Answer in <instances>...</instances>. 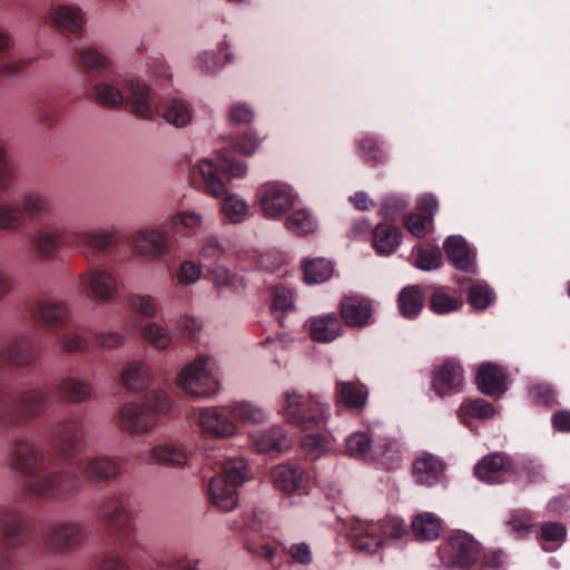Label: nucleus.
I'll return each instance as SVG.
<instances>
[{
  "label": "nucleus",
  "instance_id": "obj_1",
  "mask_svg": "<svg viewBox=\"0 0 570 570\" xmlns=\"http://www.w3.org/2000/svg\"><path fill=\"white\" fill-rule=\"evenodd\" d=\"M83 425L76 417L52 424L48 434L49 450L27 438H14L7 443L6 466L24 478L22 492L27 497L66 501L81 487L73 470H50L58 461L76 458L83 443Z\"/></svg>",
  "mask_w": 570,
  "mask_h": 570
},
{
  "label": "nucleus",
  "instance_id": "obj_2",
  "mask_svg": "<svg viewBox=\"0 0 570 570\" xmlns=\"http://www.w3.org/2000/svg\"><path fill=\"white\" fill-rule=\"evenodd\" d=\"M75 60L88 77H100L92 87L98 104L116 108L126 104L129 110L144 119H151L160 109L147 83L137 77H110L111 60L101 51L87 47L75 50Z\"/></svg>",
  "mask_w": 570,
  "mask_h": 570
},
{
  "label": "nucleus",
  "instance_id": "obj_3",
  "mask_svg": "<svg viewBox=\"0 0 570 570\" xmlns=\"http://www.w3.org/2000/svg\"><path fill=\"white\" fill-rule=\"evenodd\" d=\"M35 345L30 337L10 340L0 351V371L7 366L23 367L35 362ZM50 405L49 394L41 387L8 391L0 383V429L19 431L26 423L43 415Z\"/></svg>",
  "mask_w": 570,
  "mask_h": 570
},
{
  "label": "nucleus",
  "instance_id": "obj_4",
  "mask_svg": "<svg viewBox=\"0 0 570 570\" xmlns=\"http://www.w3.org/2000/svg\"><path fill=\"white\" fill-rule=\"evenodd\" d=\"M95 513L108 532L111 549L97 570H132L129 562L142 558L145 548L138 542L129 512V497L120 490L95 502Z\"/></svg>",
  "mask_w": 570,
  "mask_h": 570
},
{
  "label": "nucleus",
  "instance_id": "obj_5",
  "mask_svg": "<svg viewBox=\"0 0 570 570\" xmlns=\"http://www.w3.org/2000/svg\"><path fill=\"white\" fill-rule=\"evenodd\" d=\"M122 385L137 394L146 391L145 404L139 405L128 402L119 412V425L121 430L144 434L150 432L156 425V417L165 414L170 409L168 395L163 390H148L149 375L142 363H128L120 374Z\"/></svg>",
  "mask_w": 570,
  "mask_h": 570
},
{
  "label": "nucleus",
  "instance_id": "obj_6",
  "mask_svg": "<svg viewBox=\"0 0 570 570\" xmlns=\"http://www.w3.org/2000/svg\"><path fill=\"white\" fill-rule=\"evenodd\" d=\"M247 166L227 155H218L217 161L203 159L193 169V179L198 188L213 197L226 196L222 213L232 223H242L248 214L247 203L237 195L228 194V181L246 175Z\"/></svg>",
  "mask_w": 570,
  "mask_h": 570
},
{
  "label": "nucleus",
  "instance_id": "obj_7",
  "mask_svg": "<svg viewBox=\"0 0 570 570\" xmlns=\"http://www.w3.org/2000/svg\"><path fill=\"white\" fill-rule=\"evenodd\" d=\"M16 175L8 151L0 144V230L16 232L26 224L27 218L55 216L52 198L40 191L24 193L13 204L2 202L13 186Z\"/></svg>",
  "mask_w": 570,
  "mask_h": 570
},
{
  "label": "nucleus",
  "instance_id": "obj_8",
  "mask_svg": "<svg viewBox=\"0 0 570 570\" xmlns=\"http://www.w3.org/2000/svg\"><path fill=\"white\" fill-rule=\"evenodd\" d=\"M41 226L31 243L36 255L42 259L53 258L62 245L73 246L87 255L89 250L110 254L119 243L118 236L111 232H66L49 220L42 222Z\"/></svg>",
  "mask_w": 570,
  "mask_h": 570
},
{
  "label": "nucleus",
  "instance_id": "obj_9",
  "mask_svg": "<svg viewBox=\"0 0 570 570\" xmlns=\"http://www.w3.org/2000/svg\"><path fill=\"white\" fill-rule=\"evenodd\" d=\"M247 465L243 458H230L219 464V473L208 476L207 495L212 504L230 511L237 504L236 489L246 480Z\"/></svg>",
  "mask_w": 570,
  "mask_h": 570
},
{
  "label": "nucleus",
  "instance_id": "obj_10",
  "mask_svg": "<svg viewBox=\"0 0 570 570\" xmlns=\"http://www.w3.org/2000/svg\"><path fill=\"white\" fill-rule=\"evenodd\" d=\"M407 534L406 524L399 518H387L377 522L354 520L350 538L355 550L374 553L386 539H399Z\"/></svg>",
  "mask_w": 570,
  "mask_h": 570
},
{
  "label": "nucleus",
  "instance_id": "obj_11",
  "mask_svg": "<svg viewBox=\"0 0 570 570\" xmlns=\"http://www.w3.org/2000/svg\"><path fill=\"white\" fill-rule=\"evenodd\" d=\"M30 539L28 519L13 507L0 510V570H16L11 553L23 549Z\"/></svg>",
  "mask_w": 570,
  "mask_h": 570
},
{
  "label": "nucleus",
  "instance_id": "obj_12",
  "mask_svg": "<svg viewBox=\"0 0 570 570\" xmlns=\"http://www.w3.org/2000/svg\"><path fill=\"white\" fill-rule=\"evenodd\" d=\"M89 528L86 522L63 519L47 524L40 535L43 551L62 556L79 550L87 541Z\"/></svg>",
  "mask_w": 570,
  "mask_h": 570
},
{
  "label": "nucleus",
  "instance_id": "obj_13",
  "mask_svg": "<svg viewBox=\"0 0 570 570\" xmlns=\"http://www.w3.org/2000/svg\"><path fill=\"white\" fill-rule=\"evenodd\" d=\"M178 385L194 397L213 395L219 385L215 361L207 355L198 356L181 370Z\"/></svg>",
  "mask_w": 570,
  "mask_h": 570
},
{
  "label": "nucleus",
  "instance_id": "obj_14",
  "mask_svg": "<svg viewBox=\"0 0 570 570\" xmlns=\"http://www.w3.org/2000/svg\"><path fill=\"white\" fill-rule=\"evenodd\" d=\"M281 413L288 423L304 431L321 429L325 425L324 405L314 399L305 400L295 391L285 393Z\"/></svg>",
  "mask_w": 570,
  "mask_h": 570
},
{
  "label": "nucleus",
  "instance_id": "obj_15",
  "mask_svg": "<svg viewBox=\"0 0 570 570\" xmlns=\"http://www.w3.org/2000/svg\"><path fill=\"white\" fill-rule=\"evenodd\" d=\"M345 444L346 451L352 458L364 459L366 455H371L372 460L387 469L400 462V453L395 443L383 441L372 444L370 436L364 432L352 433L346 438Z\"/></svg>",
  "mask_w": 570,
  "mask_h": 570
},
{
  "label": "nucleus",
  "instance_id": "obj_16",
  "mask_svg": "<svg viewBox=\"0 0 570 570\" xmlns=\"http://www.w3.org/2000/svg\"><path fill=\"white\" fill-rule=\"evenodd\" d=\"M173 237L164 222L157 226L135 232L131 236V244L136 254L147 258H159L168 252Z\"/></svg>",
  "mask_w": 570,
  "mask_h": 570
},
{
  "label": "nucleus",
  "instance_id": "obj_17",
  "mask_svg": "<svg viewBox=\"0 0 570 570\" xmlns=\"http://www.w3.org/2000/svg\"><path fill=\"white\" fill-rule=\"evenodd\" d=\"M86 295L98 302H107L118 293V278L106 266H94L79 275Z\"/></svg>",
  "mask_w": 570,
  "mask_h": 570
},
{
  "label": "nucleus",
  "instance_id": "obj_18",
  "mask_svg": "<svg viewBox=\"0 0 570 570\" xmlns=\"http://www.w3.org/2000/svg\"><path fill=\"white\" fill-rule=\"evenodd\" d=\"M26 308L35 322L50 331L58 333L67 328L70 312L63 302L52 299L30 301Z\"/></svg>",
  "mask_w": 570,
  "mask_h": 570
},
{
  "label": "nucleus",
  "instance_id": "obj_19",
  "mask_svg": "<svg viewBox=\"0 0 570 570\" xmlns=\"http://www.w3.org/2000/svg\"><path fill=\"white\" fill-rule=\"evenodd\" d=\"M263 214L268 218H278L287 213L295 202L293 189L283 183H268L257 190Z\"/></svg>",
  "mask_w": 570,
  "mask_h": 570
},
{
  "label": "nucleus",
  "instance_id": "obj_20",
  "mask_svg": "<svg viewBox=\"0 0 570 570\" xmlns=\"http://www.w3.org/2000/svg\"><path fill=\"white\" fill-rule=\"evenodd\" d=\"M443 553L452 567L469 568L479 561L481 548L473 537L459 531L450 535Z\"/></svg>",
  "mask_w": 570,
  "mask_h": 570
},
{
  "label": "nucleus",
  "instance_id": "obj_21",
  "mask_svg": "<svg viewBox=\"0 0 570 570\" xmlns=\"http://www.w3.org/2000/svg\"><path fill=\"white\" fill-rule=\"evenodd\" d=\"M520 468L502 453H492L485 455L474 466V474L478 479L491 483H502L510 480L513 475L514 481H520L518 476Z\"/></svg>",
  "mask_w": 570,
  "mask_h": 570
},
{
  "label": "nucleus",
  "instance_id": "obj_22",
  "mask_svg": "<svg viewBox=\"0 0 570 570\" xmlns=\"http://www.w3.org/2000/svg\"><path fill=\"white\" fill-rule=\"evenodd\" d=\"M373 312L372 299L364 296H344L340 303V320L348 327L362 328L373 324Z\"/></svg>",
  "mask_w": 570,
  "mask_h": 570
},
{
  "label": "nucleus",
  "instance_id": "obj_23",
  "mask_svg": "<svg viewBox=\"0 0 570 570\" xmlns=\"http://www.w3.org/2000/svg\"><path fill=\"white\" fill-rule=\"evenodd\" d=\"M82 475L94 483H108L121 474V463L116 458L97 455L79 463Z\"/></svg>",
  "mask_w": 570,
  "mask_h": 570
},
{
  "label": "nucleus",
  "instance_id": "obj_24",
  "mask_svg": "<svg viewBox=\"0 0 570 570\" xmlns=\"http://www.w3.org/2000/svg\"><path fill=\"white\" fill-rule=\"evenodd\" d=\"M275 487L287 494H305L309 487L311 474L297 464H282L273 471Z\"/></svg>",
  "mask_w": 570,
  "mask_h": 570
},
{
  "label": "nucleus",
  "instance_id": "obj_25",
  "mask_svg": "<svg viewBox=\"0 0 570 570\" xmlns=\"http://www.w3.org/2000/svg\"><path fill=\"white\" fill-rule=\"evenodd\" d=\"M230 416L229 407H204L199 411L198 423L208 435L228 438L236 432V425Z\"/></svg>",
  "mask_w": 570,
  "mask_h": 570
},
{
  "label": "nucleus",
  "instance_id": "obj_26",
  "mask_svg": "<svg viewBox=\"0 0 570 570\" xmlns=\"http://www.w3.org/2000/svg\"><path fill=\"white\" fill-rule=\"evenodd\" d=\"M463 380V367L458 362L448 360L435 371L432 386L440 397H444L461 392Z\"/></svg>",
  "mask_w": 570,
  "mask_h": 570
},
{
  "label": "nucleus",
  "instance_id": "obj_27",
  "mask_svg": "<svg viewBox=\"0 0 570 570\" xmlns=\"http://www.w3.org/2000/svg\"><path fill=\"white\" fill-rule=\"evenodd\" d=\"M508 376L502 366L494 363H482L476 372L475 382L479 390L489 396H501L508 390Z\"/></svg>",
  "mask_w": 570,
  "mask_h": 570
},
{
  "label": "nucleus",
  "instance_id": "obj_28",
  "mask_svg": "<svg viewBox=\"0 0 570 570\" xmlns=\"http://www.w3.org/2000/svg\"><path fill=\"white\" fill-rule=\"evenodd\" d=\"M444 472V463L431 453L417 456L412 465V473L416 483L432 487L440 482Z\"/></svg>",
  "mask_w": 570,
  "mask_h": 570
},
{
  "label": "nucleus",
  "instance_id": "obj_29",
  "mask_svg": "<svg viewBox=\"0 0 570 570\" xmlns=\"http://www.w3.org/2000/svg\"><path fill=\"white\" fill-rule=\"evenodd\" d=\"M443 249L456 269L474 272V255L466 240L460 235L449 236L443 244Z\"/></svg>",
  "mask_w": 570,
  "mask_h": 570
},
{
  "label": "nucleus",
  "instance_id": "obj_30",
  "mask_svg": "<svg viewBox=\"0 0 570 570\" xmlns=\"http://www.w3.org/2000/svg\"><path fill=\"white\" fill-rule=\"evenodd\" d=\"M368 391L360 381H336V403L350 410H362L367 402Z\"/></svg>",
  "mask_w": 570,
  "mask_h": 570
},
{
  "label": "nucleus",
  "instance_id": "obj_31",
  "mask_svg": "<svg viewBox=\"0 0 570 570\" xmlns=\"http://www.w3.org/2000/svg\"><path fill=\"white\" fill-rule=\"evenodd\" d=\"M56 393L69 403H85L92 399L94 385L88 380L66 376L56 384Z\"/></svg>",
  "mask_w": 570,
  "mask_h": 570
},
{
  "label": "nucleus",
  "instance_id": "obj_32",
  "mask_svg": "<svg viewBox=\"0 0 570 570\" xmlns=\"http://www.w3.org/2000/svg\"><path fill=\"white\" fill-rule=\"evenodd\" d=\"M402 243V232L399 227L380 223L372 230V246L377 255H392Z\"/></svg>",
  "mask_w": 570,
  "mask_h": 570
},
{
  "label": "nucleus",
  "instance_id": "obj_33",
  "mask_svg": "<svg viewBox=\"0 0 570 570\" xmlns=\"http://www.w3.org/2000/svg\"><path fill=\"white\" fill-rule=\"evenodd\" d=\"M52 26L63 35H79L83 28L81 12L69 6H56L50 10Z\"/></svg>",
  "mask_w": 570,
  "mask_h": 570
},
{
  "label": "nucleus",
  "instance_id": "obj_34",
  "mask_svg": "<svg viewBox=\"0 0 570 570\" xmlns=\"http://www.w3.org/2000/svg\"><path fill=\"white\" fill-rule=\"evenodd\" d=\"M342 333V321L334 314L309 318V336L313 341L330 343Z\"/></svg>",
  "mask_w": 570,
  "mask_h": 570
},
{
  "label": "nucleus",
  "instance_id": "obj_35",
  "mask_svg": "<svg viewBox=\"0 0 570 570\" xmlns=\"http://www.w3.org/2000/svg\"><path fill=\"white\" fill-rule=\"evenodd\" d=\"M253 441L256 450L265 453L282 452L289 446V440L282 426L259 431L253 436Z\"/></svg>",
  "mask_w": 570,
  "mask_h": 570
},
{
  "label": "nucleus",
  "instance_id": "obj_36",
  "mask_svg": "<svg viewBox=\"0 0 570 570\" xmlns=\"http://www.w3.org/2000/svg\"><path fill=\"white\" fill-rule=\"evenodd\" d=\"M412 531L417 540L433 541L442 533L443 521L434 513L422 512L412 520Z\"/></svg>",
  "mask_w": 570,
  "mask_h": 570
},
{
  "label": "nucleus",
  "instance_id": "obj_37",
  "mask_svg": "<svg viewBox=\"0 0 570 570\" xmlns=\"http://www.w3.org/2000/svg\"><path fill=\"white\" fill-rule=\"evenodd\" d=\"M424 294L419 285H409L402 288L397 296V305L403 317L413 320L423 308Z\"/></svg>",
  "mask_w": 570,
  "mask_h": 570
},
{
  "label": "nucleus",
  "instance_id": "obj_38",
  "mask_svg": "<svg viewBox=\"0 0 570 570\" xmlns=\"http://www.w3.org/2000/svg\"><path fill=\"white\" fill-rule=\"evenodd\" d=\"M161 116L168 124L180 128L190 122L193 109L186 100L170 98L163 104Z\"/></svg>",
  "mask_w": 570,
  "mask_h": 570
},
{
  "label": "nucleus",
  "instance_id": "obj_39",
  "mask_svg": "<svg viewBox=\"0 0 570 570\" xmlns=\"http://www.w3.org/2000/svg\"><path fill=\"white\" fill-rule=\"evenodd\" d=\"M150 462L169 468H183L187 464L186 452L174 444L156 445L149 451Z\"/></svg>",
  "mask_w": 570,
  "mask_h": 570
},
{
  "label": "nucleus",
  "instance_id": "obj_40",
  "mask_svg": "<svg viewBox=\"0 0 570 570\" xmlns=\"http://www.w3.org/2000/svg\"><path fill=\"white\" fill-rule=\"evenodd\" d=\"M304 281L308 284H318L327 281L333 274V265L325 258L302 261Z\"/></svg>",
  "mask_w": 570,
  "mask_h": 570
},
{
  "label": "nucleus",
  "instance_id": "obj_41",
  "mask_svg": "<svg viewBox=\"0 0 570 570\" xmlns=\"http://www.w3.org/2000/svg\"><path fill=\"white\" fill-rule=\"evenodd\" d=\"M414 266L421 271H434L442 266V252L439 246L424 244L417 245Z\"/></svg>",
  "mask_w": 570,
  "mask_h": 570
},
{
  "label": "nucleus",
  "instance_id": "obj_42",
  "mask_svg": "<svg viewBox=\"0 0 570 570\" xmlns=\"http://www.w3.org/2000/svg\"><path fill=\"white\" fill-rule=\"evenodd\" d=\"M567 537V529L560 522H546L541 525L539 540L546 551L556 550Z\"/></svg>",
  "mask_w": 570,
  "mask_h": 570
},
{
  "label": "nucleus",
  "instance_id": "obj_43",
  "mask_svg": "<svg viewBox=\"0 0 570 570\" xmlns=\"http://www.w3.org/2000/svg\"><path fill=\"white\" fill-rule=\"evenodd\" d=\"M512 534L517 538L527 537L534 527V517L528 510H514L510 514V519L505 522Z\"/></svg>",
  "mask_w": 570,
  "mask_h": 570
},
{
  "label": "nucleus",
  "instance_id": "obj_44",
  "mask_svg": "<svg viewBox=\"0 0 570 570\" xmlns=\"http://www.w3.org/2000/svg\"><path fill=\"white\" fill-rule=\"evenodd\" d=\"M38 121L47 127H53L60 118V101L57 98H45L39 100L36 108Z\"/></svg>",
  "mask_w": 570,
  "mask_h": 570
},
{
  "label": "nucleus",
  "instance_id": "obj_45",
  "mask_svg": "<svg viewBox=\"0 0 570 570\" xmlns=\"http://www.w3.org/2000/svg\"><path fill=\"white\" fill-rule=\"evenodd\" d=\"M229 414L233 419L243 423H262L266 419L263 409L248 402H235L229 406Z\"/></svg>",
  "mask_w": 570,
  "mask_h": 570
},
{
  "label": "nucleus",
  "instance_id": "obj_46",
  "mask_svg": "<svg viewBox=\"0 0 570 570\" xmlns=\"http://www.w3.org/2000/svg\"><path fill=\"white\" fill-rule=\"evenodd\" d=\"M463 306L462 299L446 294L442 289H434L430 296L429 307L435 314H448Z\"/></svg>",
  "mask_w": 570,
  "mask_h": 570
},
{
  "label": "nucleus",
  "instance_id": "obj_47",
  "mask_svg": "<svg viewBox=\"0 0 570 570\" xmlns=\"http://www.w3.org/2000/svg\"><path fill=\"white\" fill-rule=\"evenodd\" d=\"M286 227L296 235H308L315 230L316 224L306 209H299L287 217Z\"/></svg>",
  "mask_w": 570,
  "mask_h": 570
},
{
  "label": "nucleus",
  "instance_id": "obj_48",
  "mask_svg": "<svg viewBox=\"0 0 570 570\" xmlns=\"http://www.w3.org/2000/svg\"><path fill=\"white\" fill-rule=\"evenodd\" d=\"M213 281L218 288L238 291L244 287L243 278L232 273L223 265L209 266Z\"/></svg>",
  "mask_w": 570,
  "mask_h": 570
},
{
  "label": "nucleus",
  "instance_id": "obj_49",
  "mask_svg": "<svg viewBox=\"0 0 570 570\" xmlns=\"http://www.w3.org/2000/svg\"><path fill=\"white\" fill-rule=\"evenodd\" d=\"M361 158L370 166H376L385 161V155L374 137L366 136L357 142Z\"/></svg>",
  "mask_w": 570,
  "mask_h": 570
},
{
  "label": "nucleus",
  "instance_id": "obj_50",
  "mask_svg": "<svg viewBox=\"0 0 570 570\" xmlns=\"http://www.w3.org/2000/svg\"><path fill=\"white\" fill-rule=\"evenodd\" d=\"M494 299V293L488 284L476 282L468 289V302L475 309H485Z\"/></svg>",
  "mask_w": 570,
  "mask_h": 570
},
{
  "label": "nucleus",
  "instance_id": "obj_51",
  "mask_svg": "<svg viewBox=\"0 0 570 570\" xmlns=\"http://www.w3.org/2000/svg\"><path fill=\"white\" fill-rule=\"evenodd\" d=\"M165 222L173 236H175L179 234L184 228H194L199 226L203 222V218L196 212H184L166 219Z\"/></svg>",
  "mask_w": 570,
  "mask_h": 570
},
{
  "label": "nucleus",
  "instance_id": "obj_52",
  "mask_svg": "<svg viewBox=\"0 0 570 570\" xmlns=\"http://www.w3.org/2000/svg\"><path fill=\"white\" fill-rule=\"evenodd\" d=\"M141 336L158 350H165L171 343V336L157 323L146 324L141 328Z\"/></svg>",
  "mask_w": 570,
  "mask_h": 570
},
{
  "label": "nucleus",
  "instance_id": "obj_53",
  "mask_svg": "<svg viewBox=\"0 0 570 570\" xmlns=\"http://www.w3.org/2000/svg\"><path fill=\"white\" fill-rule=\"evenodd\" d=\"M225 254V248L216 237L209 236L203 240L199 255L204 262L208 263V267L216 265L224 258Z\"/></svg>",
  "mask_w": 570,
  "mask_h": 570
},
{
  "label": "nucleus",
  "instance_id": "obj_54",
  "mask_svg": "<svg viewBox=\"0 0 570 570\" xmlns=\"http://www.w3.org/2000/svg\"><path fill=\"white\" fill-rule=\"evenodd\" d=\"M432 218L422 214H410L404 219V227L416 238H423L432 228Z\"/></svg>",
  "mask_w": 570,
  "mask_h": 570
},
{
  "label": "nucleus",
  "instance_id": "obj_55",
  "mask_svg": "<svg viewBox=\"0 0 570 570\" xmlns=\"http://www.w3.org/2000/svg\"><path fill=\"white\" fill-rule=\"evenodd\" d=\"M229 145L234 151L244 156H252L258 147V140L253 132L245 131L242 135L232 137Z\"/></svg>",
  "mask_w": 570,
  "mask_h": 570
},
{
  "label": "nucleus",
  "instance_id": "obj_56",
  "mask_svg": "<svg viewBox=\"0 0 570 570\" xmlns=\"http://www.w3.org/2000/svg\"><path fill=\"white\" fill-rule=\"evenodd\" d=\"M128 306L146 317H154L157 313V304L150 295H131Z\"/></svg>",
  "mask_w": 570,
  "mask_h": 570
},
{
  "label": "nucleus",
  "instance_id": "obj_57",
  "mask_svg": "<svg viewBox=\"0 0 570 570\" xmlns=\"http://www.w3.org/2000/svg\"><path fill=\"white\" fill-rule=\"evenodd\" d=\"M202 266L193 261H184L177 272L178 284L190 285L196 283L202 276Z\"/></svg>",
  "mask_w": 570,
  "mask_h": 570
},
{
  "label": "nucleus",
  "instance_id": "obj_58",
  "mask_svg": "<svg viewBox=\"0 0 570 570\" xmlns=\"http://www.w3.org/2000/svg\"><path fill=\"white\" fill-rule=\"evenodd\" d=\"M327 439L323 433H308L301 440L303 450L313 455L314 458L320 456L326 450Z\"/></svg>",
  "mask_w": 570,
  "mask_h": 570
},
{
  "label": "nucleus",
  "instance_id": "obj_59",
  "mask_svg": "<svg viewBox=\"0 0 570 570\" xmlns=\"http://www.w3.org/2000/svg\"><path fill=\"white\" fill-rule=\"evenodd\" d=\"M462 410L475 419H489L494 414V407L483 399L469 401L462 405Z\"/></svg>",
  "mask_w": 570,
  "mask_h": 570
},
{
  "label": "nucleus",
  "instance_id": "obj_60",
  "mask_svg": "<svg viewBox=\"0 0 570 570\" xmlns=\"http://www.w3.org/2000/svg\"><path fill=\"white\" fill-rule=\"evenodd\" d=\"M407 208V203L401 197L391 196L382 203L380 213L386 219H395Z\"/></svg>",
  "mask_w": 570,
  "mask_h": 570
},
{
  "label": "nucleus",
  "instance_id": "obj_61",
  "mask_svg": "<svg viewBox=\"0 0 570 570\" xmlns=\"http://www.w3.org/2000/svg\"><path fill=\"white\" fill-rule=\"evenodd\" d=\"M293 305L292 293L284 286H275L273 288L272 312H286Z\"/></svg>",
  "mask_w": 570,
  "mask_h": 570
},
{
  "label": "nucleus",
  "instance_id": "obj_62",
  "mask_svg": "<svg viewBox=\"0 0 570 570\" xmlns=\"http://www.w3.org/2000/svg\"><path fill=\"white\" fill-rule=\"evenodd\" d=\"M228 118L233 124H249L254 118V111L246 104L236 102L230 106Z\"/></svg>",
  "mask_w": 570,
  "mask_h": 570
},
{
  "label": "nucleus",
  "instance_id": "obj_63",
  "mask_svg": "<svg viewBox=\"0 0 570 570\" xmlns=\"http://www.w3.org/2000/svg\"><path fill=\"white\" fill-rule=\"evenodd\" d=\"M532 394L538 404L552 407L558 403L557 393L549 385H537L533 387Z\"/></svg>",
  "mask_w": 570,
  "mask_h": 570
},
{
  "label": "nucleus",
  "instance_id": "obj_64",
  "mask_svg": "<svg viewBox=\"0 0 570 570\" xmlns=\"http://www.w3.org/2000/svg\"><path fill=\"white\" fill-rule=\"evenodd\" d=\"M61 348L68 353L83 351L87 348V341L76 333H66L59 338Z\"/></svg>",
  "mask_w": 570,
  "mask_h": 570
}]
</instances>
